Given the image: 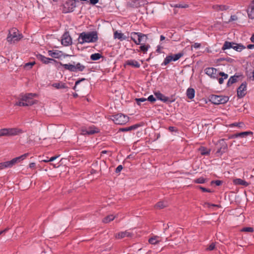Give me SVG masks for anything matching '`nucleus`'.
<instances>
[{"instance_id": "19", "label": "nucleus", "mask_w": 254, "mask_h": 254, "mask_svg": "<svg viewBox=\"0 0 254 254\" xmlns=\"http://www.w3.org/2000/svg\"><path fill=\"white\" fill-rule=\"evenodd\" d=\"M161 239L159 236H152L148 240V242L151 245H156L161 242Z\"/></svg>"}, {"instance_id": "60", "label": "nucleus", "mask_w": 254, "mask_h": 254, "mask_svg": "<svg viewBox=\"0 0 254 254\" xmlns=\"http://www.w3.org/2000/svg\"><path fill=\"white\" fill-rule=\"evenodd\" d=\"M90 3L92 5H95L99 2V0H89Z\"/></svg>"}, {"instance_id": "44", "label": "nucleus", "mask_w": 254, "mask_h": 254, "mask_svg": "<svg viewBox=\"0 0 254 254\" xmlns=\"http://www.w3.org/2000/svg\"><path fill=\"white\" fill-rule=\"evenodd\" d=\"M205 180L203 178L201 177L196 180H195L194 182L197 184H203L205 183Z\"/></svg>"}, {"instance_id": "64", "label": "nucleus", "mask_w": 254, "mask_h": 254, "mask_svg": "<svg viewBox=\"0 0 254 254\" xmlns=\"http://www.w3.org/2000/svg\"><path fill=\"white\" fill-rule=\"evenodd\" d=\"M247 48L249 49H254V44H249L247 46Z\"/></svg>"}, {"instance_id": "10", "label": "nucleus", "mask_w": 254, "mask_h": 254, "mask_svg": "<svg viewBox=\"0 0 254 254\" xmlns=\"http://www.w3.org/2000/svg\"><path fill=\"white\" fill-rule=\"evenodd\" d=\"M217 145L219 146V148L217 151V153L222 154L227 151L228 146L224 139L219 140Z\"/></svg>"}, {"instance_id": "52", "label": "nucleus", "mask_w": 254, "mask_h": 254, "mask_svg": "<svg viewBox=\"0 0 254 254\" xmlns=\"http://www.w3.org/2000/svg\"><path fill=\"white\" fill-rule=\"evenodd\" d=\"M123 168V167L122 165H119L116 169L115 172L116 173H120L122 170Z\"/></svg>"}, {"instance_id": "43", "label": "nucleus", "mask_w": 254, "mask_h": 254, "mask_svg": "<svg viewBox=\"0 0 254 254\" xmlns=\"http://www.w3.org/2000/svg\"><path fill=\"white\" fill-rule=\"evenodd\" d=\"M86 80V79H85L84 78H81L80 79H79L77 81H76L75 82V85L73 87V89L74 90H76L77 85L78 84H79L81 81H84V80Z\"/></svg>"}, {"instance_id": "28", "label": "nucleus", "mask_w": 254, "mask_h": 254, "mask_svg": "<svg viewBox=\"0 0 254 254\" xmlns=\"http://www.w3.org/2000/svg\"><path fill=\"white\" fill-rule=\"evenodd\" d=\"M234 43H233V42L225 41L222 48V49L223 50H225L226 49H229L230 48L233 49V47H234Z\"/></svg>"}, {"instance_id": "63", "label": "nucleus", "mask_w": 254, "mask_h": 254, "mask_svg": "<svg viewBox=\"0 0 254 254\" xmlns=\"http://www.w3.org/2000/svg\"><path fill=\"white\" fill-rule=\"evenodd\" d=\"M163 49V47L159 45L157 47V49L156 50V51L158 53H161V50Z\"/></svg>"}, {"instance_id": "42", "label": "nucleus", "mask_w": 254, "mask_h": 254, "mask_svg": "<svg viewBox=\"0 0 254 254\" xmlns=\"http://www.w3.org/2000/svg\"><path fill=\"white\" fill-rule=\"evenodd\" d=\"M200 150L201 151V155H207L209 154V151H208L204 147H201L200 149Z\"/></svg>"}, {"instance_id": "55", "label": "nucleus", "mask_w": 254, "mask_h": 254, "mask_svg": "<svg viewBox=\"0 0 254 254\" xmlns=\"http://www.w3.org/2000/svg\"><path fill=\"white\" fill-rule=\"evenodd\" d=\"M219 74L220 75H221L222 77H223V78H224V79H227V78H228V74H227L225 73H224V72H220L219 73Z\"/></svg>"}, {"instance_id": "40", "label": "nucleus", "mask_w": 254, "mask_h": 254, "mask_svg": "<svg viewBox=\"0 0 254 254\" xmlns=\"http://www.w3.org/2000/svg\"><path fill=\"white\" fill-rule=\"evenodd\" d=\"M35 64V62H29L26 63L24 65V68L27 69H30Z\"/></svg>"}, {"instance_id": "3", "label": "nucleus", "mask_w": 254, "mask_h": 254, "mask_svg": "<svg viewBox=\"0 0 254 254\" xmlns=\"http://www.w3.org/2000/svg\"><path fill=\"white\" fill-rule=\"evenodd\" d=\"M59 64L65 69L68 70L70 72L82 71L85 68V66L79 63H78L75 64V63L73 62V64H64L61 62H59Z\"/></svg>"}, {"instance_id": "9", "label": "nucleus", "mask_w": 254, "mask_h": 254, "mask_svg": "<svg viewBox=\"0 0 254 254\" xmlns=\"http://www.w3.org/2000/svg\"><path fill=\"white\" fill-rule=\"evenodd\" d=\"M62 44L64 46H68L72 44V39L68 32L66 31L63 34Z\"/></svg>"}, {"instance_id": "8", "label": "nucleus", "mask_w": 254, "mask_h": 254, "mask_svg": "<svg viewBox=\"0 0 254 254\" xmlns=\"http://www.w3.org/2000/svg\"><path fill=\"white\" fill-rule=\"evenodd\" d=\"M142 37L143 35L142 33L133 32L132 33L131 35V40H132L136 44L140 45L139 48L141 51H143V44L140 43Z\"/></svg>"}, {"instance_id": "46", "label": "nucleus", "mask_w": 254, "mask_h": 254, "mask_svg": "<svg viewBox=\"0 0 254 254\" xmlns=\"http://www.w3.org/2000/svg\"><path fill=\"white\" fill-rule=\"evenodd\" d=\"M28 155H29L28 153H25V154L18 157V158L19 159L20 161H21L25 159Z\"/></svg>"}, {"instance_id": "61", "label": "nucleus", "mask_w": 254, "mask_h": 254, "mask_svg": "<svg viewBox=\"0 0 254 254\" xmlns=\"http://www.w3.org/2000/svg\"><path fill=\"white\" fill-rule=\"evenodd\" d=\"M36 166V163L34 162L30 163L29 165V167L30 168H34Z\"/></svg>"}, {"instance_id": "21", "label": "nucleus", "mask_w": 254, "mask_h": 254, "mask_svg": "<svg viewBox=\"0 0 254 254\" xmlns=\"http://www.w3.org/2000/svg\"><path fill=\"white\" fill-rule=\"evenodd\" d=\"M252 134V132L251 131H244L240 133H236L235 134L232 135L231 137H229V138H236L238 137H245L246 136Z\"/></svg>"}, {"instance_id": "47", "label": "nucleus", "mask_w": 254, "mask_h": 254, "mask_svg": "<svg viewBox=\"0 0 254 254\" xmlns=\"http://www.w3.org/2000/svg\"><path fill=\"white\" fill-rule=\"evenodd\" d=\"M28 155H29L28 153H25V154L18 157V158L19 159L20 161H21L25 159Z\"/></svg>"}, {"instance_id": "11", "label": "nucleus", "mask_w": 254, "mask_h": 254, "mask_svg": "<svg viewBox=\"0 0 254 254\" xmlns=\"http://www.w3.org/2000/svg\"><path fill=\"white\" fill-rule=\"evenodd\" d=\"M247 83L243 82L238 88L237 96L239 98H241L245 96L246 94Z\"/></svg>"}, {"instance_id": "45", "label": "nucleus", "mask_w": 254, "mask_h": 254, "mask_svg": "<svg viewBox=\"0 0 254 254\" xmlns=\"http://www.w3.org/2000/svg\"><path fill=\"white\" fill-rule=\"evenodd\" d=\"M219 11L226 10L229 9V6L226 5H219Z\"/></svg>"}, {"instance_id": "53", "label": "nucleus", "mask_w": 254, "mask_h": 254, "mask_svg": "<svg viewBox=\"0 0 254 254\" xmlns=\"http://www.w3.org/2000/svg\"><path fill=\"white\" fill-rule=\"evenodd\" d=\"M147 100H148V101H150L151 102H154L156 100V99L155 98V97L153 95H150L148 97Z\"/></svg>"}, {"instance_id": "7", "label": "nucleus", "mask_w": 254, "mask_h": 254, "mask_svg": "<svg viewBox=\"0 0 254 254\" xmlns=\"http://www.w3.org/2000/svg\"><path fill=\"white\" fill-rule=\"evenodd\" d=\"M229 100L227 96L212 95L210 96V101L214 104L219 105L226 103Z\"/></svg>"}, {"instance_id": "59", "label": "nucleus", "mask_w": 254, "mask_h": 254, "mask_svg": "<svg viewBox=\"0 0 254 254\" xmlns=\"http://www.w3.org/2000/svg\"><path fill=\"white\" fill-rule=\"evenodd\" d=\"M135 101L138 105H140V102H143V98H136Z\"/></svg>"}, {"instance_id": "4", "label": "nucleus", "mask_w": 254, "mask_h": 254, "mask_svg": "<svg viewBox=\"0 0 254 254\" xmlns=\"http://www.w3.org/2000/svg\"><path fill=\"white\" fill-rule=\"evenodd\" d=\"M22 38V34L18 33V30L16 28H12L9 30V33L6 40L10 44L14 43Z\"/></svg>"}, {"instance_id": "32", "label": "nucleus", "mask_w": 254, "mask_h": 254, "mask_svg": "<svg viewBox=\"0 0 254 254\" xmlns=\"http://www.w3.org/2000/svg\"><path fill=\"white\" fill-rule=\"evenodd\" d=\"M115 218V216L113 215H109L103 218L102 221L104 223H108L113 221Z\"/></svg>"}, {"instance_id": "18", "label": "nucleus", "mask_w": 254, "mask_h": 254, "mask_svg": "<svg viewBox=\"0 0 254 254\" xmlns=\"http://www.w3.org/2000/svg\"><path fill=\"white\" fill-rule=\"evenodd\" d=\"M247 13L249 18L254 19V0H253L248 8Z\"/></svg>"}, {"instance_id": "48", "label": "nucleus", "mask_w": 254, "mask_h": 254, "mask_svg": "<svg viewBox=\"0 0 254 254\" xmlns=\"http://www.w3.org/2000/svg\"><path fill=\"white\" fill-rule=\"evenodd\" d=\"M215 248V243H212L207 248V250L212 251V250H214Z\"/></svg>"}, {"instance_id": "56", "label": "nucleus", "mask_w": 254, "mask_h": 254, "mask_svg": "<svg viewBox=\"0 0 254 254\" xmlns=\"http://www.w3.org/2000/svg\"><path fill=\"white\" fill-rule=\"evenodd\" d=\"M192 46L195 49H198L200 48V44L198 43H195Z\"/></svg>"}, {"instance_id": "15", "label": "nucleus", "mask_w": 254, "mask_h": 254, "mask_svg": "<svg viewBox=\"0 0 254 254\" xmlns=\"http://www.w3.org/2000/svg\"><path fill=\"white\" fill-rule=\"evenodd\" d=\"M114 37L115 39H118L120 41H122L125 40H128L129 36L128 35H125L124 33H119L116 31L114 33Z\"/></svg>"}, {"instance_id": "6", "label": "nucleus", "mask_w": 254, "mask_h": 254, "mask_svg": "<svg viewBox=\"0 0 254 254\" xmlns=\"http://www.w3.org/2000/svg\"><path fill=\"white\" fill-rule=\"evenodd\" d=\"M78 0H68L63 5V12L68 13L72 12L76 6V3L79 2Z\"/></svg>"}, {"instance_id": "54", "label": "nucleus", "mask_w": 254, "mask_h": 254, "mask_svg": "<svg viewBox=\"0 0 254 254\" xmlns=\"http://www.w3.org/2000/svg\"><path fill=\"white\" fill-rule=\"evenodd\" d=\"M199 188L203 192H211V191L210 190L207 189L202 187L200 186V187H199Z\"/></svg>"}, {"instance_id": "58", "label": "nucleus", "mask_w": 254, "mask_h": 254, "mask_svg": "<svg viewBox=\"0 0 254 254\" xmlns=\"http://www.w3.org/2000/svg\"><path fill=\"white\" fill-rule=\"evenodd\" d=\"M238 19V17L236 15H232L230 17V21H235L237 20Z\"/></svg>"}, {"instance_id": "62", "label": "nucleus", "mask_w": 254, "mask_h": 254, "mask_svg": "<svg viewBox=\"0 0 254 254\" xmlns=\"http://www.w3.org/2000/svg\"><path fill=\"white\" fill-rule=\"evenodd\" d=\"M247 76L249 77V78L251 79H252V80H254V71L252 72V76L251 75H247Z\"/></svg>"}, {"instance_id": "23", "label": "nucleus", "mask_w": 254, "mask_h": 254, "mask_svg": "<svg viewBox=\"0 0 254 254\" xmlns=\"http://www.w3.org/2000/svg\"><path fill=\"white\" fill-rule=\"evenodd\" d=\"M52 86L54 87L57 89L68 88V87L66 86L65 83L62 82L54 83L52 84Z\"/></svg>"}, {"instance_id": "26", "label": "nucleus", "mask_w": 254, "mask_h": 254, "mask_svg": "<svg viewBox=\"0 0 254 254\" xmlns=\"http://www.w3.org/2000/svg\"><path fill=\"white\" fill-rule=\"evenodd\" d=\"M141 125L140 124H137L129 127L122 128L120 130L122 131H128L137 128L138 127H140Z\"/></svg>"}, {"instance_id": "57", "label": "nucleus", "mask_w": 254, "mask_h": 254, "mask_svg": "<svg viewBox=\"0 0 254 254\" xmlns=\"http://www.w3.org/2000/svg\"><path fill=\"white\" fill-rule=\"evenodd\" d=\"M219 5L216 4V5H213L212 6V8L213 9L216 10V11H219Z\"/></svg>"}, {"instance_id": "36", "label": "nucleus", "mask_w": 254, "mask_h": 254, "mask_svg": "<svg viewBox=\"0 0 254 254\" xmlns=\"http://www.w3.org/2000/svg\"><path fill=\"white\" fill-rule=\"evenodd\" d=\"M172 7H176V8H187L189 7L188 4H185V3H179V4H175L174 5H171Z\"/></svg>"}, {"instance_id": "5", "label": "nucleus", "mask_w": 254, "mask_h": 254, "mask_svg": "<svg viewBox=\"0 0 254 254\" xmlns=\"http://www.w3.org/2000/svg\"><path fill=\"white\" fill-rule=\"evenodd\" d=\"M112 120L117 125H125L129 121V118L122 113H119L112 116Z\"/></svg>"}, {"instance_id": "25", "label": "nucleus", "mask_w": 254, "mask_h": 254, "mask_svg": "<svg viewBox=\"0 0 254 254\" xmlns=\"http://www.w3.org/2000/svg\"><path fill=\"white\" fill-rule=\"evenodd\" d=\"M13 166L11 161H8L0 163V170H2L6 168H11Z\"/></svg>"}, {"instance_id": "20", "label": "nucleus", "mask_w": 254, "mask_h": 254, "mask_svg": "<svg viewBox=\"0 0 254 254\" xmlns=\"http://www.w3.org/2000/svg\"><path fill=\"white\" fill-rule=\"evenodd\" d=\"M48 55L49 56L56 59H59L61 57V51H54V50H49L48 51Z\"/></svg>"}, {"instance_id": "27", "label": "nucleus", "mask_w": 254, "mask_h": 254, "mask_svg": "<svg viewBox=\"0 0 254 254\" xmlns=\"http://www.w3.org/2000/svg\"><path fill=\"white\" fill-rule=\"evenodd\" d=\"M195 91L194 89L189 88L187 90V95L189 99H192L194 97Z\"/></svg>"}, {"instance_id": "50", "label": "nucleus", "mask_w": 254, "mask_h": 254, "mask_svg": "<svg viewBox=\"0 0 254 254\" xmlns=\"http://www.w3.org/2000/svg\"><path fill=\"white\" fill-rule=\"evenodd\" d=\"M81 134L82 135H88V132L87 131V128H82L80 130Z\"/></svg>"}, {"instance_id": "49", "label": "nucleus", "mask_w": 254, "mask_h": 254, "mask_svg": "<svg viewBox=\"0 0 254 254\" xmlns=\"http://www.w3.org/2000/svg\"><path fill=\"white\" fill-rule=\"evenodd\" d=\"M12 162V164L13 166L15 165L16 163L20 162L19 159H18V157H15L14 158H13L12 160H10Z\"/></svg>"}, {"instance_id": "16", "label": "nucleus", "mask_w": 254, "mask_h": 254, "mask_svg": "<svg viewBox=\"0 0 254 254\" xmlns=\"http://www.w3.org/2000/svg\"><path fill=\"white\" fill-rule=\"evenodd\" d=\"M133 234L130 232L126 231L125 232H121L116 235V238L117 239H122L126 237H132Z\"/></svg>"}, {"instance_id": "38", "label": "nucleus", "mask_w": 254, "mask_h": 254, "mask_svg": "<svg viewBox=\"0 0 254 254\" xmlns=\"http://www.w3.org/2000/svg\"><path fill=\"white\" fill-rule=\"evenodd\" d=\"M8 136V129L6 128L0 129V136Z\"/></svg>"}, {"instance_id": "35", "label": "nucleus", "mask_w": 254, "mask_h": 254, "mask_svg": "<svg viewBox=\"0 0 254 254\" xmlns=\"http://www.w3.org/2000/svg\"><path fill=\"white\" fill-rule=\"evenodd\" d=\"M96 128L95 127H90L87 128V131L88 132V135H92L95 134V133H97L98 132V130L96 129Z\"/></svg>"}, {"instance_id": "17", "label": "nucleus", "mask_w": 254, "mask_h": 254, "mask_svg": "<svg viewBox=\"0 0 254 254\" xmlns=\"http://www.w3.org/2000/svg\"><path fill=\"white\" fill-rule=\"evenodd\" d=\"M126 65H129L132 67L138 68L140 66V64L137 61L134 60H127L126 62L125 66Z\"/></svg>"}, {"instance_id": "30", "label": "nucleus", "mask_w": 254, "mask_h": 254, "mask_svg": "<svg viewBox=\"0 0 254 254\" xmlns=\"http://www.w3.org/2000/svg\"><path fill=\"white\" fill-rule=\"evenodd\" d=\"M184 55V54L183 53H179L175 55H170V56L171 57L172 61H176L178 60L179 59H180L182 57H183Z\"/></svg>"}, {"instance_id": "39", "label": "nucleus", "mask_w": 254, "mask_h": 254, "mask_svg": "<svg viewBox=\"0 0 254 254\" xmlns=\"http://www.w3.org/2000/svg\"><path fill=\"white\" fill-rule=\"evenodd\" d=\"M166 206H167V203L164 202H162V201L158 202L156 205V206L157 208H159L160 209L163 208L164 207H166Z\"/></svg>"}, {"instance_id": "2", "label": "nucleus", "mask_w": 254, "mask_h": 254, "mask_svg": "<svg viewBox=\"0 0 254 254\" xmlns=\"http://www.w3.org/2000/svg\"><path fill=\"white\" fill-rule=\"evenodd\" d=\"M37 94L36 93H27L22 96L21 99L16 103L15 105L19 106H29L33 105L37 103V101L34 100V97H36Z\"/></svg>"}, {"instance_id": "51", "label": "nucleus", "mask_w": 254, "mask_h": 254, "mask_svg": "<svg viewBox=\"0 0 254 254\" xmlns=\"http://www.w3.org/2000/svg\"><path fill=\"white\" fill-rule=\"evenodd\" d=\"M58 157V156H55L51 157L49 160H42V161L44 162H52L55 160L56 159H57Z\"/></svg>"}, {"instance_id": "29", "label": "nucleus", "mask_w": 254, "mask_h": 254, "mask_svg": "<svg viewBox=\"0 0 254 254\" xmlns=\"http://www.w3.org/2000/svg\"><path fill=\"white\" fill-rule=\"evenodd\" d=\"M142 0H134L131 2L130 5L134 7H138L142 5Z\"/></svg>"}, {"instance_id": "1", "label": "nucleus", "mask_w": 254, "mask_h": 254, "mask_svg": "<svg viewBox=\"0 0 254 254\" xmlns=\"http://www.w3.org/2000/svg\"><path fill=\"white\" fill-rule=\"evenodd\" d=\"M98 39L97 32L93 31L88 32H83L80 33L77 41L78 44L82 45L85 43L96 42Z\"/></svg>"}, {"instance_id": "31", "label": "nucleus", "mask_w": 254, "mask_h": 254, "mask_svg": "<svg viewBox=\"0 0 254 254\" xmlns=\"http://www.w3.org/2000/svg\"><path fill=\"white\" fill-rule=\"evenodd\" d=\"M103 58L102 55L100 53H95L92 54L90 56V59L92 61H97L100 58Z\"/></svg>"}, {"instance_id": "22", "label": "nucleus", "mask_w": 254, "mask_h": 254, "mask_svg": "<svg viewBox=\"0 0 254 254\" xmlns=\"http://www.w3.org/2000/svg\"><path fill=\"white\" fill-rule=\"evenodd\" d=\"M233 183L236 185H241L247 187L249 186V183L241 179H235L233 180Z\"/></svg>"}, {"instance_id": "12", "label": "nucleus", "mask_w": 254, "mask_h": 254, "mask_svg": "<svg viewBox=\"0 0 254 254\" xmlns=\"http://www.w3.org/2000/svg\"><path fill=\"white\" fill-rule=\"evenodd\" d=\"M205 73L212 78H216L217 77L218 71L214 67H207L204 70Z\"/></svg>"}, {"instance_id": "24", "label": "nucleus", "mask_w": 254, "mask_h": 254, "mask_svg": "<svg viewBox=\"0 0 254 254\" xmlns=\"http://www.w3.org/2000/svg\"><path fill=\"white\" fill-rule=\"evenodd\" d=\"M156 98L164 102H167L169 101V98L165 96L160 92H157L155 94Z\"/></svg>"}, {"instance_id": "34", "label": "nucleus", "mask_w": 254, "mask_h": 254, "mask_svg": "<svg viewBox=\"0 0 254 254\" xmlns=\"http://www.w3.org/2000/svg\"><path fill=\"white\" fill-rule=\"evenodd\" d=\"M245 48L244 46L236 43H234V47H233V49L238 52H241Z\"/></svg>"}, {"instance_id": "41", "label": "nucleus", "mask_w": 254, "mask_h": 254, "mask_svg": "<svg viewBox=\"0 0 254 254\" xmlns=\"http://www.w3.org/2000/svg\"><path fill=\"white\" fill-rule=\"evenodd\" d=\"M241 231L246 232H254V228L252 227H244L241 230Z\"/></svg>"}, {"instance_id": "14", "label": "nucleus", "mask_w": 254, "mask_h": 254, "mask_svg": "<svg viewBox=\"0 0 254 254\" xmlns=\"http://www.w3.org/2000/svg\"><path fill=\"white\" fill-rule=\"evenodd\" d=\"M7 129L8 136L16 135L23 132L21 129L17 127L8 128Z\"/></svg>"}, {"instance_id": "37", "label": "nucleus", "mask_w": 254, "mask_h": 254, "mask_svg": "<svg viewBox=\"0 0 254 254\" xmlns=\"http://www.w3.org/2000/svg\"><path fill=\"white\" fill-rule=\"evenodd\" d=\"M172 62V59L170 55L167 56L164 59V62L161 64L162 65H166Z\"/></svg>"}, {"instance_id": "13", "label": "nucleus", "mask_w": 254, "mask_h": 254, "mask_svg": "<svg viewBox=\"0 0 254 254\" xmlns=\"http://www.w3.org/2000/svg\"><path fill=\"white\" fill-rule=\"evenodd\" d=\"M36 57L38 60L40 61L43 64H48V63H50L51 61H53L55 63L59 64V62L58 63L55 60H54L53 59L49 58H47L40 54H37L36 55Z\"/></svg>"}, {"instance_id": "33", "label": "nucleus", "mask_w": 254, "mask_h": 254, "mask_svg": "<svg viewBox=\"0 0 254 254\" xmlns=\"http://www.w3.org/2000/svg\"><path fill=\"white\" fill-rule=\"evenodd\" d=\"M237 78H238V76H231L227 82V85L230 86L232 84L236 82L237 81Z\"/></svg>"}]
</instances>
